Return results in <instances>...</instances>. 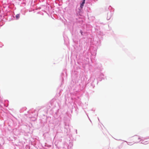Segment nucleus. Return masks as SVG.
Listing matches in <instances>:
<instances>
[{
  "label": "nucleus",
  "mask_w": 149,
  "mask_h": 149,
  "mask_svg": "<svg viewBox=\"0 0 149 149\" xmlns=\"http://www.w3.org/2000/svg\"><path fill=\"white\" fill-rule=\"evenodd\" d=\"M85 2H82L80 5V7L81 8H82L84 6V4L85 3Z\"/></svg>",
  "instance_id": "1"
},
{
  "label": "nucleus",
  "mask_w": 149,
  "mask_h": 149,
  "mask_svg": "<svg viewBox=\"0 0 149 149\" xmlns=\"http://www.w3.org/2000/svg\"><path fill=\"white\" fill-rule=\"evenodd\" d=\"M16 17L17 19H18L19 17V14H17L16 15Z\"/></svg>",
  "instance_id": "2"
},
{
  "label": "nucleus",
  "mask_w": 149,
  "mask_h": 149,
  "mask_svg": "<svg viewBox=\"0 0 149 149\" xmlns=\"http://www.w3.org/2000/svg\"><path fill=\"white\" fill-rule=\"evenodd\" d=\"M85 0H83V2H84L85 3Z\"/></svg>",
  "instance_id": "3"
}]
</instances>
